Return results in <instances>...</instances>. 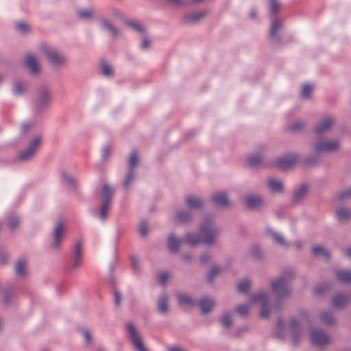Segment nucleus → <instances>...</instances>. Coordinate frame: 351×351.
Listing matches in <instances>:
<instances>
[{
	"mask_svg": "<svg viewBox=\"0 0 351 351\" xmlns=\"http://www.w3.org/2000/svg\"><path fill=\"white\" fill-rule=\"evenodd\" d=\"M304 127V122L302 121H298L289 126V130L291 132H299Z\"/></svg>",
	"mask_w": 351,
	"mask_h": 351,
	"instance_id": "51",
	"label": "nucleus"
},
{
	"mask_svg": "<svg viewBox=\"0 0 351 351\" xmlns=\"http://www.w3.org/2000/svg\"><path fill=\"white\" fill-rule=\"evenodd\" d=\"M170 278V275L167 272H162L158 276V282L162 285H165L169 279Z\"/></svg>",
	"mask_w": 351,
	"mask_h": 351,
	"instance_id": "56",
	"label": "nucleus"
},
{
	"mask_svg": "<svg viewBox=\"0 0 351 351\" xmlns=\"http://www.w3.org/2000/svg\"><path fill=\"white\" fill-rule=\"evenodd\" d=\"M193 212L189 208L177 209L175 219L181 223H189L193 221Z\"/></svg>",
	"mask_w": 351,
	"mask_h": 351,
	"instance_id": "16",
	"label": "nucleus"
},
{
	"mask_svg": "<svg viewBox=\"0 0 351 351\" xmlns=\"http://www.w3.org/2000/svg\"><path fill=\"white\" fill-rule=\"evenodd\" d=\"M351 197V186L342 191L339 195L340 199H346Z\"/></svg>",
	"mask_w": 351,
	"mask_h": 351,
	"instance_id": "62",
	"label": "nucleus"
},
{
	"mask_svg": "<svg viewBox=\"0 0 351 351\" xmlns=\"http://www.w3.org/2000/svg\"><path fill=\"white\" fill-rule=\"evenodd\" d=\"M290 328L293 333V340L297 341V338L300 333V327L299 324L295 319H292L291 320Z\"/></svg>",
	"mask_w": 351,
	"mask_h": 351,
	"instance_id": "42",
	"label": "nucleus"
},
{
	"mask_svg": "<svg viewBox=\"0 0 351 351\" xmlns=\"http://www.w3.org/2000/svg\"><path fill=\"white\" fill-rule=\"evenodd\" d=\"M43 143V136L40 134L33 136L29 141L27 145L20 152L18 155V160L21 162H29L36 156Z\"/></svg>",
	"mask_w": 351,
	"mask_h": 351,
	"instance_id": "5",
	"label": "nucleus"
},
{
	"mask_svg": "<svg viewBox=\"0 0 351 351\" xmlns=\"http://www.w3.org/2000/svg\"><path fill=\"white\" fill-rule=\"evenodd\" d=\"M82 335L85 340V343L88 346H90L93 343V337L90 332L87 329L82 330Z\"/></svg>",
	"mask_w": 351,
	"mask_h": 351,
	"instance_id": "54",
	"label": "nucleus"
},
{
	"mask_svg": "<svg viewBox=\"0 0 351 351\" xmlns=\"http://www.w3.org/2000/svg\"><path fill=\"white\" fill-rule=\"evenodd\" d=\"M291 278L292 273L289 272L271 282V289L278 298L274 305L269 303L268 291L261 290L252 296V302L258 304L261 306L262 318H268L273 312H279L282 308V301L288 298L291 293L288 283Z\"/></svg>",
	"mask_w": 351,
	"mask_h": 351,
	"instance_id": "1",
	"label": "nucleus"
},
{
	"mask_svg": "<svg viewBox=\"0 0 351 351\" xmlns=\"http://www.w3.org/2000/svg\"><path fill=\"white\" fill-rule=\"evenodd\" d=\"M221 271V268L217 266H214L210 269V272L208 274V280L210 282H213L214 281L215 278L217 276L218 274Z\"/></svg>",
	"mask_w": 351,
	"mask_h": 351,
	"instance_id": "52",
	"label": "nucleus"
},
{
	"mask_svg": "<svg viewBox=\"0 0 351 351\" xmlns=\"http://www.w3.org/2000/svg\"><path fill=\"white\" fill-rule=\"evenodd\" d=\"M15 271L19 276H24L26 274V265L23 261H20L16 263Z\"/></svg>",
	"mask_w": 351,
	"mask_h": 351,
	"instance_id": "48",
	"label": "nucleus"
},
{
	"mask_svg": "<svg viewBox=\"0 0 351 351\" xmlns=\"http://www.w3.org/2000/svg\"><path fill=\"white\" fill-rule=\"evenodd\" d=\"M211 254L209 252H204L200 255L199 260L202 264L208 263L211 259Z\"/></svg>",
	"mask_w": 351,
	"mask_h": 351,
	"instance_id": "60",
	"label": "nucleus"
},
{
	"mask_svg": "<svg viewBox=\"0 0 351 351\" xmlns=\"http://www.w3.org/2000/svg\"><path fill=\"white\" fill-rule=\"evenodd\" d=\"M350 298L343 293L335 294L332 299V304L337 308L341 309L344 308L349 302Z\"/></svg>",
	"mask_w": 351,
	"mask_h": 351,
	"instance_id": "22",
	"label": "nucleus"
},
{
	"mask_svg": "<svg viewBox=\"0 0 351 351\" xmlns=\"http://www.w3.org/2000/svg\"><path fill=\"white\" fill-rule=\"evenodd\" d=\"M335 276L337 280L344 284L351 282V271L346 269H341L335 271Z\"/></svg>",
	"mask_w": 351,
	"mask_h": 351,
	"instance_id": "28",
	"label": "nucleus"
},
{
	"mask_svg": "<svg viewBox=\"0 0 351 351\" xmlns=\"http://www.w3.org/2000/svg\"><path fill=\"white\" fill-rule=\"evenodd\" d=\"M335 124V120L332 117H326L316 123L314 131L317 134H322L328 132Z\"/></svg>",
	"mask_w": 351,
	"mask_h": 351,
	"instance_id": "12",
	"label": "nucleus"
},
{
	"mask_svg": "<svg viewBox=\"0 0 351 351\" xmlns=\"http://www.w3.org/2000/svg\"><path fill=\"white\" fill-rule=\"evenodd\" d=\"M309 336L312 343L318 347L326 346L330 343L329 336L324 331L318 328H311Z\"/></svg>",
	"mask_w": 351,
	"mask_h": 351,
	"instance_id": "8",
	"label": "nucleus"
},
{
	"mask_svg": "<svg viewBox=\"0 0 351 351\" xmlns=\"http://www.w3.org/2000/svg\"><path fill=\"white\" fill-rule=\"evenodd\" d=\"M139 160V156L136 151H133L130 155V157L129 158V170L130 171H134L136 168V165H138Z\"/></svg>",
	"mask_w": 351,
	"mask_h": 351,
	"instance_id": "38",
	"label": "nucleus"
},
{
	"mask_svg": "<svg viewBox=\"0 0 351 351\" xmlns=\"http://www.w3.org/2000/svg\"><path fill=\"white\" fill-rule=\"evenodd\" d=\"M182 242L183 239L177 237L175 234L171 233L168 237V248L171 252L176 253L178 252Z\"/></svg>",
	"mask_w": 351,
	"mask_h": 351,
	"instance_id": "23",
	"label": "nucleus"
},
{
	"mask_svg": "<svg viewBox=\"0 0 351 351\" xmlns=\"http://www.w3.org/2000/svg\"><path fill=\"white\" fill-rule=\"evenodd\" d=\"M184 241L190 246H196L203 243V239L201 234L199 235L194 232H187L185 235Z\"/></svg>",
	"mask_w": 351,
	"mask_h": 351,
	"instance_id": "25",
	"label": "nucleus"
},
{
	"mask_svg": "<svg viewBox=\"0 0 351 351\" xmlns=\"http://www.w3.org/2000/svg\"><path fill=\"white\" fill-rule=\"evenodd\" d=\"M64 182L71 187H74L77 183L76 180L71 175L63 173L62 174Z\"/></svg>",
	"mask_w": 351,
	"mask_h": 351,
	"instance_id": "49",
	"label": "nucleus"
},
{
	"mask_svg": "<svg viewBox=\"0 0 351 351\" xmlns=\"http://www.w3.org/2000/svg\"><path fill=\"white\" fill-rule=\"evenodd\" d=\"M100 67H101V74L104 76H105L106 77H110L112 76L113 69L109 64L103 62L101 63Z\"/></svg>",
	"mask_w": 351,
	"mask_h": 351,
	"instance_id": "41",
	"label": "nucleus"
},
{
	"mask_svg": "<svg viewBox=\"0 0 351 351\" xmlns=\"http://www.w3.org/2000/svg\"><path fill=\"white\" fill-rule=\"evenodd\" d=\"M221 323L226 328H230L232 326L231 315L229 313H223L221 317Z\"/></svg>",
	"mask_w": 351,
	"mask_h": 351,
	"instance_id": "50",
	"label": "nucleus"
},
{
	"mask_svg": "<svg viewBox=\"0 0 351 351\" xmlns=\"http://www.w3.org/2000/svg\"><path fill=\"white\" fill-rule=\"evenodd\" d=\"M199 230L204 244L213 246L217 243L221 231L212 218L204 217L199 225Z\"/></svg>",
	"mask_w": 351,
	"mask_h": 351,
	"instance_id": "3",
	"label": "nucleus"
},
{
	"mask_svg": "<svg viewBox=\"0 0 351 351\" xmlns=\"http://www.w3.org/2000/svg\"><path fill=\"white\" fill-rule=\"evenodd\" d=\"M341 144L339 140L335 138L320 139L316 141L313 147V153L305 158L304 163L306 165L317 164L319 160V155L326 153H335L341 149Z\"/></svg>",
	"mask_w": 351,
	"mask_h": 351,
	"instance_id": "2",
	"label": "nucleus"
},
{
	"mask_svg": "<svg viewBox=\"0 0 351 351\" xmlns=\"http://www.w3.org/2000/svg\"><path fill=\"white\" fill-rule=\"evenodd\" d=\"M111 152V147L109 145H106L104 147L102 152V158L103 160H106L109 156Z\"/></svg>",
	"mask_w": 351,
	"mask_h": 351,
	"instance_id": "63",
	"label": "nucleus"
},
{
	"mask_svg": "<svg viewBox=\"0 0 351 351\" xmlns=\"http://www.w3.org/2000/svg\"><path fill=\"white\" fill-rule=\"evenodd\" d=\"M281 25L277 20H274L271 23L270 36L272 39H277V33L280 29Z\"/></svg>",
	"mask_w": 351,
	"mask_h": 351,
	"instance_id": "44",
	"label": "nucleus"
},
{
	"mask_svg": "<svg viewBox=\"0 0 351 351\" xmlns=\"http://www.w3.org/2000/svg\"><path fill=\"white\" fill-rule=\"evenodd\" d=\"M251 285V282L249 279H243L238 284V291L240 293H247Z\"/></svg>",
	"mask_w": 351,
	"mask_h": 351,
	"instance_id": "45",
	"label": "nucleus"
},
{
	"mask_svg": "<svg viewBox=\"0 0 351 351\" xmlns=\"http://www.w3.org/2000/svg\"><path fill=\"white\" fill-rule=\"evenodd\" d=\"M114 193L113 188L105 183L103 184L101 192V205L97 212V217L101 221H104L108 215L111 208V199Z\"/></svg>",
	"mask_w": 351,
	"mask_h": 351,
	"instance_id": "4",
	"label": "nucleus"
},
{
	"mask_svg": "<svg viewBox=\"0 0 351 351\" xmlns=\"http://www.w3.org/2000/svg\"><path fill=\"white\" fill-rule=\"evenodd\" d=\"M267 188L272 194H281L284 191V182L282 180L269 178L266 180Z\"/></svg>",
	"mask_w": 351,
	"mask_h": 351,
	"instance_id": "17",
	"label": "nucleus"
},
{
	"mask_svg": "<svg viewBox=\"0 0 351 351\" xmlns=\"http://www.w3.org/2000/svg\"><path fill=\"white\" fill-rule=\"evenodd\" d=\"M82 247L83 243L77 240L75 242L72 252L71 267L73 269H77L82 261Z\"/></svg>",
	"mask_w": 351,
	"mask_h": 351,
	"instance_id": "11",
	"label": "nucleus"
},
{
	"mask_svg": "<svg viewBox=\"0 0 351 351\" xmlns=\"http://www.w3.org/2000/svg\"><path fill=\"white\" fill-rule=\"evenodd\" d=\"M270 11L276 13L278 11L280 4L278 0H269Z\"/></svg>",
	"mask_w": 351,
	"mask_h": 351,
	"instance_id": "57",
	"label": "nucleus"
},
{
	"mask_svg": "<svg viewBox=\"0 0 351 351\" xmlns=\"http://www.w3.org/2000/svg\"><path fill=\"white\" fill-rule=\"evenodd\" d=\"M178 298L181 305L193 306L195 304L192 298L188 295L180 293L178 295Z\"/></svg>",
	"mask_w": 351,
	"mask_h": 351,
	"instance_id": "43",
	"label": "nucleus"
},
{
	"mask_svg": "<svg viewBox=\"0 0 351 351\" xmlns=\"http://www.w3.org/2000/svg\"><path fill=\"white\" fill-rule=\"evenodd\" d=\"M312 253L314 256L328 260L330 258V253L323 245H315L312 248Z\"/></svg>",
	"mask_w": 351,
	"mask_h": 351,
	"instance_id": "27",
	"label": "nucleus"
},
{
	"mask_svg": "<svg viewBox=\"0 0 351 351\" xmlns=\"http://www.w3.org/2000/svg\"><path fill=\"white\" fill-rule=\"evenodd\" d=\"M39 50L43 56L46 57L49 62L57 68L64 66L67 63L66 57L57 49L51 48L45 44H42L39 47Z\"/></svg>",
	"mask_w": 351,
	"mask_h": 351,
	"instance_id": "6",
	"label": "nucleus"
},
{
	"mask_svg": "<svg viewBox=\"0 0 351 351\" xmlns=\"http://www.w3.org/2000/svg\"><path fill=\"white\" fill-rule=\"evenodd\" d=\"M255 304L258 305V304L252 302V299L250 300V304H241L237 308V311L238 313H239L242 316H245L248 314L250 308L251 304Z\"/></svg>",
	"mask_w": 351,
	"mask_h": 351,
	"instance_id": "46",
	"label": "nucleus"
},
{
	"mask_svg": "<svg viewBox=\"0 0 351 351\" xmlns=\"http://www.w3.org/2000/svg\"><path fill=\"white\" fill-rule=\"evenodd\" d=\"M266 234L268 236V237L270 238L275 244L283 248L289 247V244L288 241L280 232L268 228L266 230Z\"/></svg>",
	"mask_w": 351,
	"mask_h": 351,
	"instance_id": "15",
	"label": "nucleus"
},
{
	"mask_svg": "<svg viewBox=\"0 0 351 351\" xmlns=\"http://www.w3.org/2000/svg\"><path fill=\"white\" fill-rule=\"evenodd\" d=\"M286 328L282 320L278 321L274 335L277 338H283L285 335Z\"/></svg>",
	"mask_w": 351,
	"mask_h": 351,
	"instance_id": "37",
	"label": "nucleus"
},
{
	"mask_svg": "<svg viewBox=\"0 0 351 351\" xmlns=\"http://www.w3.org/2000/svg\"><path fill=\"white\" fill-rule=\"evenodd\" d=\"M313 91V86L310 84L304 85L301 95L303 98L308 99L310 97V95Z\"/></svg>",
	"mask_w": 351,
	"mask_h": 351,
	"instance_id": "53",
	"label": "nucleus"
},
{
	"mask_svg": "<svg viewBox=\"0 0 351 351\" xmlns=\"http://www.w3.org/2000/svg\"><path fill=\"white\" fill-rule=\"evenodd\" d=\"M16 27L17 30L22 34H26L29 30V26L25 22H19Z\"/></svg>",
	"mask_w": 351,
	"mask_h": 351,
	"instance_id": "55",
	"label": "nucleus"
},
{
	"mask_svg": "<svg viewBox=\"0 0 351 351\" xmlns=\"http://www.w3.org/2000/svg\"><path fill=\"white\" fill-rule=\"evenodd\" d=\"M127 25L136 32L143 34L145 33L144 27L138 22L135 21H130L127 22Z\"/></svg>",
	"mask_w": 351,
	"mask_h": 351,
	"instance_id": "39",
	"label": "nucleus"
},
{
	"mask_svg": "<svg viewBox=\"0 0 351 351\" xmlns=\"http://www.w3.org/2000/svg\"><path fill=\"white\" fill-rule=\"evenodd\" d=\"M148 227L145 222L141 223L139 226V232L141 236L146 237L148 234Z\"/></svg>",
	"mask_w": 351,
	"mask_h": 351,
	"instance_id": "61",
	"label": "nucleus"
},
{
	"mask_svg": "<svg viewBox=\"0 0 351 351\" xmlns=\"http://www.w3.org/2000/svg\"><path fill=\"white\" fill-rule=\"evenodd\" d=\"M212 201L215 206L219 207L228 208L231 206V202L224 192L214 194L212 197Z\"/></svg>",
	"mask_w": 351,
	"mask_h": 351,
	"instance_id": "20",
	"label": "nucleus"
},
{
	"mask_svg": "<svg viewBox=\"0 0 351 351\" xmlns=\"http://www.w3.org/2000/svg\"><path fill=\"white\" fill-rule=\"evenodd\" d=\"M167 351H187L185 349H183L178 346H168L167 348Z\"/></svg>",
	"mask_w": 351,
	"mask_h": 351,
	"instance_id": "64",
	"label": "nucleus"
},
{
	"mask_svg": "<svg viewBox=\"0 0 351 351\" xmlns=\"http://www.w3.org/2000/svg\"><path fill=\"white\" fill-rule=\"evenodd\" d=\"M207 12L205 10L191 13L184 16L182 23L186 25H192L197 23L206 16Z\"/></svg>",
	"mask_w": 351,
	"mask_h": 351,
	"instance_id": "18",
	"label": "nucleus"
},
{
	"mask_svg": "<svg viewBox=\"0 0 351 351\" xmlns=\"http://www.w3.org/2000/svg\"><path fill=\"white\" fill-rule=\"evenodd\" d=\"M126 327L131 342L135 349L137 351H147L134 324L128 323Z\"/></svg>",
	"mask_w": 351,
	"mask_h": 351,
	"instance_id": "9",
	"label": "nucleus"
},
{
	"mask_svg": "<svg viewBox=\"0 0 351 351\" xmlns=\"http://www.w3.org/2000/svg\"><path fill=\"white\" fill-rule=\"evenodd\" d=\"M298 161V156L295 153H289L278 158L276 165L280 168H289L295 165Z\"/></svg>",
	"mask_w": 351,
	"mask_h": 351,
	"instance_id": "14",
	"label": "nucleus"
},
{
	"mask_svg": "<svg viewBox=\"0 0 351 351\" xmlns=\"http://www.w3.org/2000/svg\"><path fill=\"white\" fill-rule=\"evenodd\" d=\"M243 204L250 210H257L265 205V200L259 194L249 193L244 196Z\"/></svg>",
	"mask_w": 351,
	"mask_h": 351,
	"instance_id": "10",
	"label": "nucleus"
},
{
	"mask_svg": "<svg viewBox=\"0 0 351 351\" xmlns=\"http://www.w3.org/2000/svg\"><path fill=\"white\" fill-rule=\"evenodd\" d=\"M320 319L328 326H333L335 324V318L331 313L328 311H323L320 313Z\"/></svg>",
	"mask_w": 351,
	"mask_h": 351,
	"instance_id": "33",
	"label": "nucleus"
},
{
	"mask_svg": "<svg viewBox=\"0 0 351 351\" xmlns=\"http://www.w3.org/2000/svg\"><path fill=\"white\" fill-rule=\"evenodd\" d=\"M199 304L202 312L204 314H206V313L210 312L215 306V302H214L213 300L208 297L202 299L199 301Z\"/></svg>",
	"mask_w": 351,
	"mask_h": 351,
	"instance_id": "26",
	"label": "nucleus"
},
{
	"mask_svg": "<svg viewBox=\"0 0 351 351\" xmlns=\"http://www.w3.org/2000/svg\"><path fill=\"white\" fill-rule=\"evenodd\" d=\"M52 97L51 90L46 86H40L36 93L34 108L36 112H41L51 103Z\"/></svg>",
	"mask_w": 351,
	"mask_h": 351,
	"instance_id": "7",
	"label": "nucleus"
},
{
	"mask_svg": "<svg viewBox=\"0 0 351 351\" xmlns=\"http://www.w3.org/2000/svg\"><path fill=\"white\" fill-rule=\"evenodd\" d=\"M308 186L306 184L300 185L296 189L293 194V198L296 202L302 200L307 194Z\"/></svg>",
	"mask_w": 351,
	"mask_h": 351,
	"instance_id": "30",
	"label": "nucleus"
},
{
	"mask_svg": "<svg viewBox=\"0 0 351 351\" xmlns=\"http://www.w3.org/2000/svg\"><path fill=\"white\" fill-rule=\"evenodd\" d=\"M77 16L81 19H91L94 16V11L91 9H82L77 11Z\"/></svg>",
	"mask_w": 351,
	"mask_h": 351,
	"instance_id": "36",
	"label": "nucleus"
},
{
	"mask_svg": "<svg viewBox=\"0 0 351 351\" xmlns=\"http://www.w3.org/2000/svg\"><path fill=\"white\" fill-rule=\"evenodd\" d=\"M27 89V87L25 84L21 82H15L13 84L12 91L15 95L19 96L25 93Z\"/></svg>",
	"mask_w": 351,
	"mask_h": 351,
	"instance_id": "35",
	"label": "nucleus"
},
{
	"mask_svg": "<svg viewBox=\"0 0 351 351\" xmlns=\"http://www.w3.org/2000/svg\"><path fill=\"white\" fill-rule=\"evenodd\" d=\"M263 160V156L258 153L250 154L247 156V161L252 167L259 165Z\"/></svg>",
	"mask_w": 351,
	"mask_h": 351,
	"instance_id": "34",
	"label": "nucleus"
},
{
	"mask_svg": "<svg viewBox=\"0 0 351 351\" xmlns=\"http://www.w3.org/2000/svg\"><path fill=\"white\" fill-rule=\"evenodd\" d=\"M158 308L160 313L165 314L169 310V298L166 294H162L158 299Z\"/></svg>",
	"mask_w": 351,
	"mask_h": 351,
	"instance_id": "29",
	"label": "nucleus"
},
{
	"mask_svg": "<svg viewBox=\"0 0 351 351\" xmlns=\"http://www.w3.org/2000/svg\"><path fill=\"white\" fill-rule=\"evenodd\" d=\"M21 223V218L16 215H11L9 217V226L14 230L18 228Z\"/></svg>",
	"mask_w": 351,
	"mask_h": 351,
	"instance_id": "47",
	"label": "nucleus"
},
{
	"mask_svg": "<svg viewBox=\"0 0 351 351\" xmlns=\"http://www.w3.org/2000/svg\"><path fill=\"white\" fill-rule=\"evenodd\" d=\"M142 36H143V38H142V42L141 44V47L143 49H147L151 46V41L149 39V38L145 35V33L142 34Z\"/></svg>",
	"mask_w": 351,
	"mask_h": 351,
	"instance_id": "58",
	"label": "nucleus"
},
{
	"mask_svg": "<svg viewBox=\"0 0 351 351\" xmlns=\"http://www.w3.org/2000/svg\"><path fill=\"white\" fill-rule=\"evenodd\" d=\"M336 217L338 221H347L351 217V210L343 207L339 208L336 210Z\"/></svg>",
	"mask_w": 351,
	"mask_h": 351,
	"instance_id": "31",
	"label": "nucleus"
},
{
	"mask_svg": "<svg viewBox=\"0 0 351 351\" xmlns=\"http://www.w3.org/2000/svg\"><path fill=\"white\" fill-rule=\"evenodd\" d=\"M122 296L120 292L117 290L114 291V302L117 307H119L121 304Z\"/></svg>",
	"mask_w": 351,
	"mask_h": 351,
	"instance_id": "59",
	"label": "nucleus"
},
{
	"mask_svg": "<svg viewBox=\"0 0 351 351\" xmlns=\"http://www.w3.org/2000/svg\"><path fill=\"white\" fill-rule=\"evenodd\" d=\"M66 232V226L63 221H58L53 229L52 245L55 248H58Z\"/></svg>",
	"mask_w": 351,
	"mask_h": 351,
	"instance_id": "13",
	"label": "nucleus"
},
{
	"mask_svg": "<svg viewBox=\"0 0 351 351\" xmlns=\"http://www.w3.org/2000/svg\"><path fill=\"white\" fill-rule=\"evenodd\" d=\"M185 203L190 210H197L201 208L204 204V200L195 195H187L185 198Z\"/></svg>",
	"mask_w": 351,
	"mask_h": 351,
	"instance_id": "21",
	"label": "nucleus"
},
{
	"mask_svg": "<svg viewBox=\"0 0 351 351\" xmlns=\"http://www.w3.org/2000/svg\"><path fill=\"white\" fill-rule=\"evenodd\" d=\"M135 178V174L134 171L128 170L125 178L123 180V186L125 189H128L131 184L133 183Z\"/></svg>",
	"mask_w": 351,
	"mask_h": 351,
	"instance_id": "40",
	"label": "nucleus"
},
{
	"mask_svg": "<svg viewBox=\"0 0 351 351\" xmlns=\"http://www.w3.org/2000/svg\"><path fill=\"white\" fill-rule=\"evenodd\" d=\"M101 25L112 37H119L121 34V31L106 19L101 21Z\"/></svg>",
	"mask_w": 351,
	"mask_h": 351,
	"instance_id": "24",
	"label": "nucleus"
},
{
	"mask_svg": "<svg viewBox=\"0 0 351 351\" xmlns=\"http://www.w3.org/2000/svg\"><path fill=\"white\" fill-rule=\"evenodd\" d=\"M3 304L6 308L10 307L14 304V295L10 291L7 290L3 292Z\"/></svg>",
	"mask_w": 351,
	"mask_h": 351,
	"instance_id": "32",
	"label": "nucleus"
},
{
	"mask_svg": "<svg viewBox=\"0 0 351 351\" xmlns=\"http://www.w3.org/2000/svg\"><path fill=\"white\" fill-rule=\"evenodd\" d=\"M25 64L33 75H38L40 73V65L34 55L28 54L26 56Z\"/></svg>",
	"mask_w": 351,
	"mask_h": 351,
	"instance_id": "19",
	"label": "nucleus"
}]
</instances>
